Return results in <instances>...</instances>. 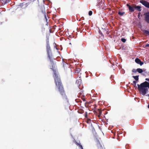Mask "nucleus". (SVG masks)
<instances>
[{
	"mask_svg": "<svg viewBox=\"0 0 149 149\" xmlns=\"http://www.w3.org/2000/svg\"><path fill=\"white\" fill-rule=\"evenodd\" d=\"M140 2L146 7L149 8V3L144 0H141Z\"/></svg>",
	"mask_w": 149,
	"mask_h": 149,
	"instance_id": "obj_3",
	"label": "nucleus"
},
{
	"mask_svg": "<svg viewBox=\"0 0 149 149\" xmlns=\"http://www.w3.org/2000/svg\"><path fill=\"white\" fill-rule=\"evenodd\" d=\"M77 81H76V83H77Z\"/></svg>",
	"mask_w": 149,
	"mask_h": 149,
	"instance_id": "obj_23",
	"label": "nucleus"
},
{
	"mask_svg": "<svg viewBox=\"0 0 149 149\" xmlns=\"http://www.w3.org/2000/svg\"><path fill=\"white\" fill-rule=\"evenodd\" d=\"M121 41L123 42H125L126 41V40L124 38L121 39Z\"/></svg>",
	"mask_w": 149,
	"mask_h": 149,
	"instance_id": "obj_13",
	"label": "nucleus"
},
{
	"mask_svg": "<svg viewBox=\"0 0 149 149\" xmlns=\"http://www.w3.org/2000/svg\"><path fill=\"white\" fill-rule=\"evenodd\" d=\"M148 108L149 109V104L148 105Z\"/></svg>",
	"mask_w": 149,
	"mask_h": 149,
	"instance_id": "obj_20",
	"label": "nucleus"
},
{
	"mask_svg": "<svg viewBox=\"0 0 149 149\" xmlns=\"http://www.w3.org/2000/svg\"><path fill=\"white\" fill-rule=\"evenodd\" d=\"M89 15L90 16L92 14V12L91 11H90L89 12Z\"/></svg>",
	"mask_w": 149,
	"mask_h": 149,
	"instance_id": "obj_14",
	"label": "nucleus"
},
{
	"mask_svg": "<svg viewBox=\"0 0 149 149\" xmlns=\"http://www.w3.org/2000/svg\"><path fill=\"white\" fill-rule=\"evenodd\" d=\"M135 62L137 63L140 64L141 65H142L143 64V62H141V60L138 58H136L135 59Z\"/></svg>",
	"mask_w": 149,
	"mask_h": 149,
	"instance_id": "obj_5",
	"label": "nucleus"
},
{
	"mask_svg": "<svg viewBox=\"0 0 149 149\" xmlns=\"http://www.w3.org/2000/svg\"><path fill=\"white\" fill-rule=\"evenodd\" d=\"M145 81L143 83L138 84V87L140 93L143 95H145L148 91L149 89V79L146 78Z\"/></svg>",
	"mask_w": 149,
	"mask_h": 149,
	"instance_id": "obj_1",
	"label": "nucleus"
},
{
	"mask_svg": "<svg viewBox=\"0 0 149 149\" xmlns=\"http://www.w3.org/2000/svg\"><path fill=\"white\" fill-rule=\"evenodd\" d=\"M45 18H46V20H47V18H46V15H45Z\"/></svg>",
	"mask_w": 149,
	"mask_h": 149,
	"instance_id": "obj_19",
	"label": "nucleus"
},
{
	"mask_svg": "<svg viewBox=\"0 0 149 149\" xmlns=\"http://www.w3.org/2000/svg\"><path fill=\"white\" fill-rule=\"evenodd\" d=\"M47 54L48 55V57L49 58V59H50V56L49 54V52L50 51V47L49 45H47Z\"/></svg>",
	"mask_w": 149,
	"mask_h": 149,
	"instance_id": "obj_7",
	"label": "nucleus"
},
{
	"mask_svg": "<svg viewBox=\"0 0 149 149\" xmlns=\"http://www.w3.org/2000/svg\"><path fill=\"white\" fill-rule=\"evenodd\" d=\"M53 70L54 72V80L56 85L59 89V91L61 92V93H62V91H63V88L61 85V83L60 82V79L59 78H58L57 75L56 74V71L53 69Z\"/></svg>",
	"mask_w": 149,
	"mask_h": 149,
	"instance_id": "obj_2",
	"label": "nucleus"
},
{
	"mask_svg": "<svg viewBox=\"0 0 149 149\" xmlns=\"http://www.w3.org/2000/svg\"><path fill=\"white\" fill-rule=\"evenodd\" d=\"M132 72H136V71L134 69L132 70Z\"/></svg>",
	"mask_w": 149,
	"mask_h": 149,
	"instance_id": "obj_17",
	"label": "nucleus"
},
{
	"mask_svg": "<svg viewBox=\"0 0 149 149\" xmlns=\"http://www.w3.org/2000/svg\"><path fill=\"white\" fill-rule=\"evenodd\" d=\"M133 77L134 78V79L136 81H138L139 79L138 76H134Z\"/></svg>",
	"mask_w": 149,
	"mask_h": 149,
	"instance_id": "obj_10",
	"label": "nucleus"
},
{
	"mask_svg": "<svg viewBox=\"0 0 149 149\" xmlns=\"http://www.w3.org/2000/svg\"><path fill=\"white\" fill-rule=\"evenodd\" d=\"M146 47H149V44H147L146 45Z\"/></svg>",
	"mask_w": 149,
	"mask_h": 149,
	"instance_id": "obj_18",
	"label": "nucleus"
},
{
	"mask_svg": "<svg viewBox=\"0 0 149 149\" xmlns=\"http://www.w3.org/2000/svg\"><path fill=\"white\" fill-rule=\"evenodd\" d=\"M133 83L134 84V87H136V82L135 81H133Z\"/></svg>",
	"mask_w": 149,
	"mask_h": 149,
	"instance_id": "obj_12",
	"label": "nucleus"
},
{
	"mask_svg": "<svg viewBox=\"0 0 149 149\" xmlns=\"http://www.w3.org/2000/svg\"><path fill=\"white\" fill-rule=\"evenodd\" d=\"M149 97V94H148L147 95Z\"/></svg>",
	"mask_w": 149,
	"mask_h": 149,
	"instance_id": "obj_22",
	"label": "nucleus"
},
{
	"mask_svg": "<svg viewBox=\"0 0 149 149\" xmlns=\"http://www.w3.org/2000/svg\"><path fill=\"white\" fill-rule=\"evenodd\" d=\"M134 8L135 9L139 11H141V7L139 6H137L136 5H134Z\"/></svg>",
	"mask_w": 149,
	"mask_h": 149,
	"instance_id": "obj_8",
	"label": "nucleus"
},
{
	"mask_svg": "<svg viewBox=\"0 0 149 149\" xmlns=\"http://www.w3.org/2000/svg\"><path fill=\"white\" fill-rule=\"evenodd\" d=\"M79 80L80 81V82H81V80H80V79H79Z\"/></svg>",
	"mask_w": 149,
	"mask_h": 149,
	"instance_id": "obj_21",
	"label": "nucleus"
},
{
	"mask_svg": "<svg viewBox=\"0 0 149 149\" xmlns=\"http://www.w3.org/2000/svg\"><path fill=\"white\" fill-rule=\"evenodd\" d=\"M145 19L147 22L149 23V12L145 14Z\"/></svg>",
	"mask_w": 149,
	"mask_h": 149,
	"instance_id": "obj_6",
	"label": "nucleus"
},
{
	"mask_svg": "<svg viewBox=\"0 0 149 149\" xmlns=\"http://www.w3.org/2000/svg\"><path fill=\"white\" fill-rule=\"evenodd\" d=\"M79 147L81 149H83V148L82 146L81 145H79Z\"/></svg>",
	"mask_w": 149,
	"mask_h": 149,
	"instance_id": "obj_16",
	"label": "nucleus"
},
{
	"mask_svg": "<svg viewBox=\"0 0 149 149\" xmlns=\"http://www.w3.org/2000/svg\"><path fill=\"white\" fill-rule=\"evenodd\" d=\"M145 33L147 34H149V31H145Z\"/></svg>",
	"mask_w": 149,
	"mask_h": 149,
	"instance_id": "obj_15",
	"label": "nucleus"
},
{
	"mask_svg": "<svg viewBox=\"0 0 149 149\" xmlns=\"http://www.w3.org/2000/svg\"><path fill=\"white\" fill-rule=\"evenodd\" d=\"M139 73H141L143 72V70L141 69L138 68L136 70Z\"/></svg>",
	"mask_w": 149,
	"mask_h": 149,
	"instance_id": "obj_9",
	"label": "nucleus"
},
{
	"mask_svg": "<svg viewBox=\"0 0 149 149\" xmlns=\"http://www.w3.org/2000/svg\"><path fill=\"white\" fill-rule=\"evenodd\" d=\"M148 74H149V71L148 72Z\"/></svg>",
	"mask_w": 149,
	"mask_h": 149,
	"instance_id": "obj_24",
	"label": "nucleus"
},
{
	"mask_svg": "<svg viewBox=\"0 0 149 149\" xmlns=\"http://www.w3.org/2000/svg\"><path fill=\"white\" fill-rule=\"evenodd\" d=\"M118 14L121 15H123L124 13V12H119L118 13Z\"/></svg>",
	"mask_w": 149,
	"mask_h": 149,
	"instance_id": "obj_11",
	"label": "nucleus"
},
{
	"mask_svg": "<svg viewBox=\"0 0 149 149\" xmlns=\"http://www.w3.org/2000/svg\"><path fill=\"white\" fill-rule=\"evenodd\" d=\"M127 5L130 11L132 12L134 10V5L133 6H131L129 5L128 4H127Z\"/></svg>",
	"mask_w": 149,
	"mask_h": 149,
	"instance_id": "obj_4",
	"label": "nucleus"
}]
</instances>
